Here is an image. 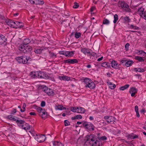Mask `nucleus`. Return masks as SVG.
I'll list each match as a JSON object with an SVG mask.
<instances>
[{"label":"nucleus","mask_w":146,"mask_h":146,"mask_svg":"<svg viewBox=\"0 0 146 146\" xmlns=\"http://www.w3.org/2000/svg\"><path fill=\"white\" fill-rule=\"evenodd\" d=\"M15 117H16L10 115H8L7 116L8 118L9 119L16 121L17 120L15 118Z\"/></svg>","instance_id":"393cba45"},{"label":"nucleus","mask_w":146,"mask_h":146,"mask_svg":"<svg viewBox=\"0 0 146 146\" xmlns=\"http://www.w3.org/2000/svg\"><path fill=\"white\" fill-rule=\"evenodd\" d=\"M38 78H47L48 77V76L45 72L41 71H38Z\"/></svg>","instance_id":"0eeeda50"},{"label":"nucleus","mask_w":146,"mask_h":146,"mask_svg":"<svg viewBox=\"0 0 146 146\" xmlns=\"http://www.w3.org/2000/svg\"><path fill=\"white\" fill-rule=\"evenodd\" d=\"M133 62L132 61L129 60L126 62L125 65L127 67L129 66L131 64L133 63Z\"/></svg>","instance_id":"c756f323"},{"label":"nucleus","mask_w":146,"mask_h":146,"mask_svg":"<svg viewBox=\"0 0 146 146\" xmlns=\"http://www.w3.org/2000/svg\"><path fill=\"white\" fill-rule=\"evenodd\" d=\"M36 110L38 112L40 113H42L44 111H45L44 109H42L39 107L37 108Z\"/></svg>","instance_id":"473e14b6"},{"label":"nucleus","mask_w":146,"mask_h":146,"mask_svg":"<svg viewBox=\"0 0 146 146\" xmlns=\"http://www.w3.org/2000/svg\"><path fill=\"white\" fill-rule=\"evenodd\" d=\"M135 109L136 112L138 111V108L137 106H135Z\"/></svg>","instance_id":"052dcab7"},{"label":"nucleus","mask_w":146,"mask_h":146,"mask_svg":"<svg viewBox=\"0 0 146 146\" xmlns=\"http://www.w3.org/2000/svg\"><path fill=\"white\" fill-rule=\"evenodd\" d=\"M24 44L23 43L21 44L19 46V51H22L23 50V47L24 46Z\"/></svg>","instance_id":"37998d69"},{"label":"nucleus","mask_w":146,"mask_h":146,"mask_svg":"<svg viewBox=\"0 0 146 146\" xmlns=\"http://www.w3.org/2000/svg\"><path fill=\"white\" fill-rule=\"evenodd\" d=\"M30 126L29 125L25 122V123L22 126L21 128L24 129L26 130H27L29 129Z\"/></svg>","instance_id":"dca6fc26"},{"label":"nucleus","mask_w":146,"mask_h":146,"mask_svg":"<svg viewBox=\"0 0 146 146\" xmlns=\"http://www.w3.org/2000/svg\"><path fill=\"white\" fill-rule=\"evenodd\" d=\"M98 138L99 139H101V140H106V139H107V137L106 136H102L100 138V137H98Z\"/></svg>","instance_id":"8fccbe9b"},{"label":"nucleus","mask_w":146,"mask_h":146,"mask_svg":"<svg viewBox=\"0 0 146 146\" xmlns=\"http://www.w3.org/2000/svg\"><path fill=\"white\" fill-rule=\"evenodd\" d=\"M85 111L84 108L82 107H78V109L77 112L78 113H83Z\"/></svg>","instance_id":"cd10ccee"},{"label":"nucleus","mask_w":146,"mask_h":146,"mask_svg":"<svg viewBox=\"0 0 146 146\" xmlns=\"http://www.w3.org/2000/svg\"><path fill=\"white\" fill-rule=\"evenodd\" d=\"M31 46L29 45H27L25 47L24 53H27L30 52L32 50Z\"/></svg>","instance_id":"a211bd4d"},{"label":"nucleus","mask_w":146,"mask_h":146,"mask_svg":"<svg viewBox=\"0 0 146 146\" xmlns=\"http://www.w3.org/2000/svg\"><path fill=\"white\" fill-rule=\"evenodd\" d=\"M128 138H130L131 139H133L132 138L133 137V136L131 135H128Z\"/></svg>","instance_id":"338daca9"},{"label":"nucleus","mask_w":146,"mask_h":146,"mask_svg":"<svg viewBox=\"0 0 146 146\" xmlns=\"http://www.w3.org/2000/svg\"><path fill=\"white\" fill-rule=\"evenodd\" d=\"M140 54H142L143 56H145L146 55V53L143 51H141Z\"/></svg>","instance_id":"bf43d9fd"},{"label":"nucleus","mask_w":146,"mask_h":146,"mask_svg":"<svg viewBox=\"0 0 146 146\" xmlns=\"http://www.w3.org/2000/svg\"><path fill=\"white\" fill-rule=\"evenodd\" d=\"M40 114L41 115L42 118L44 119H46L47 116V113L45 111V110L44 111Z\"/></svg>","instance_id":"4be33fe9"},{"label":"nucleus","mask_w":146,"mask_h":146,"mask_svg":"<svg viewBox=\"0 0 146 146\" xmlns=\"http://www.w3.org/2000/svg\"><path fill=\"white\" fill-rule=\"evenodd\" d=\"M6 40V39L5 36L0 34V44H3Z\"/></svg>","instance_id":"2eb2a0df"},{"label":"nucleus","mask_w":146,"mask_h":146,"mask_svg":"<svg viewBox=\"0 0 146 146\" xmlns=\"http://www.w3.org/2000/svg\"><path fill=\"white\" fill-rule=\"evenodd\" d=\"M74 54V51H68V56H73Z\"/></svg>","instance_id":"ea45409f"},{"label":"nucleus","mask_w":146,"mask_h":146,"mask_svg":"<svg viewBox=\"0 0 146 146\" xmlns=\"http://www.w3.org/2000/svg\"><path fill=\"white\" fill-rule=\"evenodd\" d=\"M66 108L63 107L62 105H60L55 106V109L58 110H62L64 109H66Z\"/></svg>","instance_id":"aec40b11"},{"label":"nucleus","mask_w":146,"mask_h":146,"mask_svg":"<svg viewBox=\"0 0 146 146\" xmlns=\"http://www.w3.org/2000/svg\"><path fill=\"white\" fill-rule=\"evenodd\" d=\"M111 66L113 68H117V63L115 61L113 60L111 62Z\"/></svg>","instance_id":"b1692460"},{"label":"nucleus","mask_w":146,"mask_h":146,"mask_svg":"<svg viewBox=\"0 0 146 146\" xmlns=\"http://www.w3.org/2000/svg\"><path fill=\"white\" fill-rule=\"evenodd\" d=\"M64 17L62 15H57L56 16V18L58 21L59 23L62 24L63 22H65V20H66V19H63Z\"/></svg>","instance_id":"9d476101"},{"label":"nucleus","mask_w":146,"mask_h":146,"mask_svg":"<svg viewBox=\"0 0 146 146\" xmlns=\"http://www.w3.org/2000/svg\"><path fill=\"white\" fill-rule=\"evenodd\" d=\"M114 20L113 21V23H116L117 21L118 20V15L117 14H115L114 16Z\"/></svg>","instance_id":"79ce46f5"},{"label":"nucleus","mask_w":146,"mask_h":146,"mask_svg":"<svg viewBox=\"0 0 146 146\" xmlns=\"http://www.w3.org/2000/svg\"><path fill=\"white\" fill-rule=\"evenodd\" d=\"M138 12L141 17L146 20V14L144 11V9L143 8L141 7L139 9Z\"/></svg>","instance_id":"1a4fd4ad"},{"label":"nucleus","mask_w":146,"mask_h":146,"mask_svg":"<svg viewBox=\"0 0 146 146\" xmlns=\"http://www.w3.org/2000/svg\"><path fill=\"white\" fill-rule=\"evenodd\" d=\"M15 27L14 28H20L23 27L22 23L21 22H19L17 21H15L14 22Z\"/></svg>","instance_id":"9b49d317"},{"label":"nucleus","mask_w":146,"mask_h":146,"mask_svg":"<svg viewBox=\"0 0 146 146\" xmlns=\"http://www.w3.org/2000/svg\"><path fill=\"white\" fill-rule=\"evenodd\" d=\"M35 0H29V2L31 4H35V3L34 1Z\"/></svg>","instance_id":"6e6d98bb"},{"label":"nucleus","mask_w":146,"mask_h":146,"mask_svg":"<svg viewBox=\"0 0 146 146\" xmlns=\"http://www.w3.org/2000/svg\"><path fill=\"white\" fill-rule=\"evenodd\" d=\"M95 9V7H92L90 9V11L92 12L93 10Z\"/></svg>","instance_id":"69168bd1"},{"label":"nucleus","mask_w":146,"mask_h":146,"mask_svg":"<svg viewBox=\"0 0 146 146\" xmlns=\"http://www.w3.org/2000/svg\"><path fill=\"white\" fill-rule=\"evenodd\" d=\"M108 84H109V88L111 89H114L116 87L115 84H113L111 82H110Z\"/></svg>","instance_id":"c9c22d12"},{"label":"nucleus","mask_w":146,"mask_h":146,"mask_svg":"<svg viewBox=\"0 0 146 146\" xmlns=\"http://www.w3.org/2000/svg\"><path fill=\"white\" fill-rule=\"evenodd\" d=\"M41 88L42 89L43 91L49 96L53 95L54 92L52 89L48 88L47 86L44 85L42 86Z\"/></svg>","instance_id":"20e7f679"},{"label":"nucleus","mask_w":146,"mask_h":146,"mask_svg":"<svg viewBox=\"0 0 146 146\" xmlns=\"http://www.w3.org/2000/svg\"><path fill=\"white\" fill-rule=\"evenodd\" d=\"M0 18L3 20L5 19L4 17L1 15H0Z\"/></svg>","instance_id":"774afa93"},{"label":"nucleus","mask_w":146,"mask_h":146,"mask_svg":"<svg viewBox=\"0 0 146 146\" xmlns=\"http://www.w3.org/2000/svg\"><path fill=\"white\" fill-rule=\"evenodd\" d=\"M135 59L138 60L139 62H143L144 60L143 59V57L139 56H136L135 57Z\"/></svg>","instance_id":"2f4dec72"},{"label":"nucleus","mask_w":146,"mask_h":146,"mask_svg":"<svg viewBox=\"0 0 146 146\" xmlns=\"http://www.w3.org/2000/svg\"><path fill=\"white\" fill-rule=\"evenodd\" d=\"M78 109V107H74L71 108V110L73 112H77Z\"/></svg>","instance_id":"a19ab883"},{"label":"nucleus","mask_w":146,"mask_h":146,"mask_svg":"<svg viewBox=\"0 0 146 146\" xmlns=\"http://www.w3.org/2000/svg\"><path fill=\"white\" fill-rule=\"evenodd\" d=\"M124 19L125 21H127L128 22H129L130 21V19L129 17H128L127 16H126L124 18Z\"/></svg>","instance_id":"5fc2aeb1"},{"label":"nucleus","mask_w":146,"mask_h":146,"mask_svg":"<svg viewBox=\"0 0 146 146\" xmlns=\"http://www.w3.org/2000/svg\"><path fill=\"white\" fill-rule=\"evenodd\" d=\"M96 139V136L90 135L88 137L85 145L88 146H101V144L100 145Z\"/></svg>","instance_id":"f257e3e1"},{"label":"nucleus","mask_w":146,"mask_h":146,"mask_svg":"<svg viewBox=\"0 0 146 146\" xmlns=\"http://www.w3.org/2000/svg\"><path fill=\"white\" fill-rule=\"evenodd\" d=\"M119 7H121L125 11H130V9L129 8V5L125 2L121 1L119 2L118 4Z\"/></svg>","instance_id":"39448f33"},{"label":"nucleus","mask_w":146,"mask_h":146,"mask_svg":"<svg viewBox=\"0 0 146 146\" xmlns=\"http://www.w3.org/2000/svg\"><path fill=\"white\" fill-rule=\"evenodd\" d=\"M109 63L107 62H105L102 63L101 64L102 66L104 67H108L109 66H110V65H109Z\"/></svg>","instance_id":"e433bc0d"},{"label":"nucleus","mask_w":146,"mask_h":146,"mask_svg":"<svg viewBox=\"0 0 146 146\" xmlns=\"http://www.w3.org/2000/svg\"><path fill=\"white\" fill-rule=\"evenodd\" d=\"M134 70L136 72H143L144 71V69L140 68H135L134 69Z\"/></svg>","instance_id":"7c9ffc66"},{"label":"nucleus","mask_w":146,"mask_h":146,"mask_svg":"<svg viewBox=\"0 0 146 146\" xmlns=\"http://www.w3.org/2000/svg\"><path fill=\"white\" fill-rule=\"evenodd\" d=\"M137 90L135 87L131 88L129 90V92L131 94V96L133 97L137 93Z\"/></svg>","instance_id":"f8f14e48"},{"label":"nucleus","mask_w":146,"mask_h":146,"mask_svg":"<svg viewBox=\"0 0 146 146\" xmlns=\"http://www.w3.org/2000/svg\"><path fill=\"white\" fill-rule=\"evenodd\" d=\"M35 139L38 142H42L44 141L46 139V137L44 135H38L36 134L34 137Z\"/></svg>","instance_id":"423d86ee"},{"label":"nucleus","mask_w":146,"mask_h":146,"mask_svg":"<svg viewBox=\"0 0 146 146\" xmlns=\"http://www.w3.org/2000/svg\"><path fill=\"white\" fill-rule=\"evenodd\" d=\"M64 125L65 126H67L68 125H70V122H69V121L66 120H65L64 121Z\"/></svg>","instance_id":"49530a36"},{"label":"nucleus","mask_w":146,"mask_h":146,"mask_svg":"<svg viewBox=\"0 0 146 146\" xmlns=\"http://www.w3.org/2000/svg\"><path fill=\"white\" fill-rule=\"evenodd\" d=\"M110 116H105L104 117V119H106V121H107V120H109V118L110 117Z\"/></svg>","instance_id":"e2e57ef3"},{"label":"nucleus","mask_w":146,"mask_h":146,"mask_svg":"<svg viewBox=\"0 0 146 146\" xmlns=\"http://www.w3.org/2000/svg\"><path fill=\"white\" fill-rule=\"evenodd\" d=\"M79 7V5L76 2H75L74 3V5L73 7L74 8H77Z\"/></svg>","instance_id":"de8ad7c7"},{"label":"nucleus","mask_w":146,"mask_h":146,"mask_svg":"<svg viewBox=\"0 0 146 146\" xmlns=\"http://www.w3.org/2000/svg\"><path fill=\"white\" fill-rule=\"evenodd\" d=\"M35 4L42 5L44 3V1L43 0H36L35 2Z\"/></svg>","instance_id":"bb28decb"},{"label":"nucleus","mask_w":146,"mask_h":146,"mask_svg":"<svg viewBox=\"0 0 146 146\" xmlns=\"http://www.w3.org/2000/svg\"><path fill=\"white\" fill-rule=\"evenodd\" d=\"M26 46L27 45L24 44V46L23 47V48L22 49H23V50H22L21 51V52L24 53V51L25 50V47H26Z\"/></svg>","instance_id":"13d9d810"},{"label":"nucleus","mask_w":146,"mask_h":146,"mask_svg":"<svg viewBox=\"0 0 146 146\" xmlns=\"http://www.w3.org/2000/svg\"><path fill=\"white\" fill-rule=\"evenodd\" d=\"M16 123L19 127L21 128L22 126L25 123V121L22 120L17 119L16 121Z\"/></svg>","instance_id":"f3484780"},{"label":"nucleus","mask_w":146,"mask_h":146,"mask_svg":"<svg viewBox=\"0 0 146 146\" xmlns=\"http://www.w3.org/2000/svg\"><path fill=\"white\" fill-rule=\"evenodd\" d=\"M17 112V110L16 109H13L11 113V114H14Z\"/></svg>","instance_id":"3c124183"},{"label":"nucleus","mask_w":146,"mask_h":146,"mask_svg":"<svg viewBox=\"0 0 146 146\" xmlns=\"http://www.w3.org/2000/svg\"><path fill=\"white\" fill-rule=\"evenodd\" d=\"M129 85L128 84H126L124 86H121L120 88V90H123L125 89H127L129 87Z\"/></svg>","instance_id":"72a5a7b5"},{"label":"nucleus","mask_w":146,"mask_h":146,"mask_svg":"<svg viewBox=\"0 0 146 146\" xmlns=\"http://www.w3.org/2000/svg\"><path fill=\"white\" fill-rule=\"evenodd\" d=\"M115 119L114 117L112 116H110L109 120H107V121L108 123H114V122L115 121Z\"/></svg>","instance_id":"412c9836"},{"label":"nucleus","mask_w":146,"mask_h":146,"mask_svg":"<svg viewBox=\"0 0 146 146\" xmlns=\"http://www.w3.org/2000/svg\"><path fill=\"white\" fill-rule=\"evenodd\" d=\"M30 42V39L28 38H26L24 40V41L23 42V43L25 45H27V44Z\"/></svg>","instance_id":"a878e982"},{"label":"nucleus","mask_w":146,"mask_h":146,"mask_svg":"<svg viewBox=\"0 0 146 146\" xmlns=\"http://www.w3.org/2000/svg\"><path fill=\"white\" fill-rule=\"evenodd\" d=\"M59 78L60 79V80H64L68 81L70 79V78L69 77L66 76H60Z\"/></svg>","instance_id":"5701e85b"},{"label":"nucleus","mask_w":146,"mask_h":146,"mask_svg":"<svg viewBox=\"0 0 146 146\" xmlns=\"http://www.w3.org/2000/svg\"><path fill=\"white\" fill-rule=\"evenodd\" d=\"M65 51H59V53L60 54H62V55H65V54H64L65 53Z\"/></svg>","instance_id":"4d7b16f0"},{"label":"nucleus","mask_w":146,"mask_h":146,"mask_svg":"<svg viewBox=\"0 0 146 146\" xmlns=\"http://www.w3.org/2000/svg\"><path fill=\"white\" fill-rule=\"evenodd\" d=\"M31 58L26 56H22L17 57L16 59L19 63L26 64L28 63L29 60Z\"/></svg>","instance_id":"7ed1b4c3"},{"label":"nucleus","mask_w":146,"mask_h":146,"mask_svg":"<svg viewBox=\"0 0 146 146\" xmlns=\"http://www.w3.org/2000/svg\"><path fill=\"white\" fill-rule=\"evenodd\" d=\"M109 23V21L107 19H106L104 20L103 24H108Z\"/></svg>","instance_id":"a18cd8bd"},{"label":"nucleus","mask_w":146,"mask_h":146,"mask_svg":"<svg viewBox=\"0 0 146 146\" xmlns=\"http://www.w3.org/2000/svg\"><path fill=\"white\" fill-rule=\"evenodd\" d=\"M130 27L135 30L137 29L138 27L136 26H134L133 25H131Z\"/></svg>","instance_id":"864d4df0"},{"label":"nucleus","mask_w":146,"mask_h":146,"mask_svg":"<svg viewBox=\"0 0 146 146\" xmlns=\"http://www.w3.org/2000/svg\"><path fill=\"white\" fill-rule=\"evenodd\" d=\"M81 51L85 54L86 53H90V52L89 50L86 49H82Z\"/></svg>","instance_id":"4c0bfd02"},{"label":"nucleus","mask_w":146,"mask_h":146,"mask_svg":"<svg viewBox=\"0 0 146 146\" xmlns=\"http://www.w3.org/2000/svg\"><path fill=\"white\" fill-rule=\"evenodd\" d=\"M84 82L85 84V86L86 88L88 87L90 89H93L95 86L94 82L88 78H86L84 79Z\"/></svg>","instance_id":"f03ea898"},{"label":"nucleus","mask_w":146,"mask_h":146,"mask_svg":"<svg viewBox=\"0 0 146 146\" xmlns=\"http://www.w3.org/2000/svg\"><path fill=\"white\" fill-rule=\"evenodd\" d=\"M86 122L85 121L83 123V125L85 127L86 129H87L90 131H93L94 129V127L92 124V123L86 124Z\"/></svg>","instance_id":"6e6552de"},{"label":"nucleus","mask_w":146,"mask_h":146,"mask_svg":"<svg viewBox=\"0 0 146 146\" xmlns=\"http://www.w3.org/2000/svg\"><path fill=\"white\" fill-rule=\"evenodd\" d=\"M82 116L81 115H78L75 117H72V119L75 120L76 119H81L82 118Z\"/></svg>","instance_id":"f704fd0d"},{"label":"nucleus","mask_w":146,"mask_h":146,"mask_svg":"<svg viewBox=\"0 0 146 146\" xmlns=\"http://www.w3.org/2000/svg\"><path fill=\"white\" fill-rule=\"evenodd\" d=\"M5 22L7 23V25L10 27L13 28L15 27L14 24V21L8 19L5 21Z\"/></svg>","instance_id":"ddd939ff"},{"label":"nucleus","mask_w":146,"mask_h":146,"mask_svg":"<svg viewBox=\"0 0 146 146\" xmlns=\"http://www.w3.org/2000/svg\"><path fill=\"white\" fill-rule=\"evenodd\" d=\"M78 62V60L76 59H69L66 60H64V62L65 63H70V64H74L75 63H77Z\"/></svg>","instance_id":"4468645a"},{"label":"nucleus","mask_w":146,"mask_h":146,"mask_svg":"<svg viewBox=\"0 0 146 146\" xmlns=\"http://www.w3.org/2000/svg\"><path fill=\"white\" fill-rule=\"evenodd\" d=\"M29 132L31 134V136H34L35 135H34V134L35 133V131L33 130H31L29 131Z\"/></svg>","instance_id":"09e8293b"},{"label":"nucleus","mask_w":146,"mask_h":146,"mask_svg":"<svg viewBox=\"0 0 146 146\" xmlns=\"http://www.w3.org/2000/svg\"><path fill=\"white\" fill-rule=\"evenodd\" d=\"M81 33H80L76 32L74 34L75 37L76 38H78L80 37L81 36Z\"/></svg>","instance_id":"58836bf2"},{"label":"nucleus","mask_w":146,"mask_h":146,"mask_svg":"<svg viewBox=\"0 0 146 146\" xmlns=\"http://www.w3.org/2000/svg\"><path fill=\"white\" fill-rule=\"evenodd\" d=\"M43 49H41L35 48L34 50L35 52L37 54H40Z\"/></svg>","instance_id":"c85d7f7f"},{"label":"nucleus","mask_w":146,"mask_h":146,"mask_svg":"<svg viewBox=\"0 0 146 146\" xmlns=\"http://www.w3.org/2000/svg\"><path fill=\"white\" fill-rule=\"evenodd\" d=\"M45 106V102L44 101H42L41 102V106L42 107H44Z\"/></svg>","instance_id":"603ef678"},{"label":"nucleus","mask_w":146,"mask_h":146,"mask_svg":"<svg viewBox=\"0 0 146 146\" xmlns=\"http://www.w3.org/2000/svg\"><path fill=\"white\" fill-rule=\"evenodd\" d=\"M129 46V43H127L125 45V48H128Z\"/></svg>","instance_id":"680f3d73"},{"label":"nucleus","mask_w":146,"mask_h":146,"mask_svg":"<svg viewBox=\"0 0 146 146\" xmlns=\"http://www.w3.org/2000/svg\"><path fill=\"white\" fill-rule=\"evenodd\" d=\"M126 62V61L125 60H122L121 61V64H123V65L125 64H125Z\"/></svg>","instance_id":"0e129e2a"},{"label":"nucleus","mask_w":146,"mask_h":146,"mask_svg":"<svg viewBox=\"0 0 146 146\" xmlns=\"http://www.w3.org/2000/svg\"><path fill=\"white\" fill-rule=\"evenodd\" d=\"M38 71L31 72H30V75L33 78H37Z\"/></svg>","instance_id":"6ab92c4d"},{"label":"nucleus","mask_w":146,"mask_h":146,"mask_svg":"<svg viewBox=\"0 0 146 146\" xmlns=\"http://www.w3.org/2000/svg\"><path fill=\"white\" fill-rule=\"evenodd\" d=\"M56 145V146H64L61 142L58 141H55V146Z\"/></svg>","instance_id":"c03bdc74"}]
</instances>
